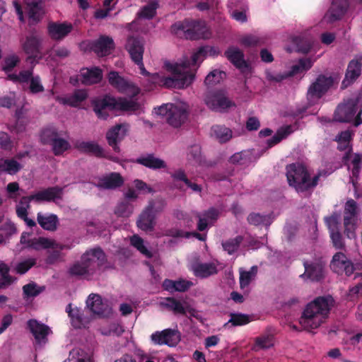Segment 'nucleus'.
<instances>
[{"mask_svg":"<svg viewBox=\"0 0 362 362\" xmlns=\"http://www.w3.org/2000/svg\"><path fill=\"white\" fill-rule=\"evenodd\" d=\"M93 110L97 116L105 119L109 116V112L112 110L132 111L139 108V104L133 100L120 98H115L106 96L103 98L92 101Z\"/></svg>","mask_w":362,"mask_h":362,"instance_id":"obj_5","label":"nucleus"},{"mask_svg":"<svg viewBox=\"0 0 362 362\" xmlns=\"http://www.w3.org/2000/svg\"><path fill=\"white\" fill-rule=\"evenodd\" d=\"M225 76V72L218 70H214L206 76L205 78V83L207 86H214L216 83H220Z\"/></svg>","mask_w":362,"mask_h":362,"instance_id":"obj_51","label":"nucleus"},{"mask_svg":"<svg viewBox=\"0 0 362 362\" xmlns=\"http://www.w3.org/2000/svg\"><path fill=\"white\" fill-rule=\"evenodd\" d=\"M3 173L10 175L16 174L21 168V164L14 159H3Z\"/></svg>","mask_w":362,"mask_h":362,"instance_id":"obj_50","label":"nucleus"},{"mask_svg":"<svg viewBox=\"0 0 362 362\" xmlns=\"http://www.w3.org/2000/svg\"><path fill=\"white\" fill-rule=\"evenodd\" d=\"M45 289V286H38L33 281L23 286V293L24 298L36 297Z\"/></svg>","mask_w":362,"mask_h":362,"instance_id":"obj_45","label":"nucleus"},{"mask_svg":"<svg viewBox=\"0 0 362 362\" xmlns=\"http://www.w3.org/2000/svg\"><path fill=\"white\" fill-rule=\"evenodd\" d=\"M344 233L348 238L355 239L356 237V230L357 221H350L348 218L344 220Z\"/></svg>","mask_w":362,"mask_h":362,"instance_id":"obj_57","label":"nucleus"},{"mask_svg":"<svg viewBox=\"0 0 362 362\" xmlns=\"http://www.w3.org/2000/svg\"><path fill=\"white\" fill-rule=\"evenodd\" d=\"M333 84V78L331 76L324 75L319 76L313 83L308 90V98L310 101L320 99Z\"/></svg>","mask_w":362,"mask_h":362,"instance_id":"obj_13","label":"nucleus"},{"mask_svg":"<svg viewBox=\"0 0 362 362\" xmlns=\"http://www.w3.org/2000/svg\"><path fill=\"white\" fill-rule=\"evenodd\" d=\"M91 48L98 56H106L113 49L114 42L108 36H101L93 42Z\"/></svg>","mask_w":362,"mask_h":362,"instance_id":"obj_27","label":"nucleus"},{"mask_svg":"<svg viewBox=\"0 0 362 362\" xmlns=\"http://www.w3.org/2000/svg\"><path fill=\"white\" fill-rule=\"evenodd\" d=\"M136 162L146 168L153 170L166 168L165 162L162 159L155 157L153 154H148L146 156L139 158Z\"/></svg>","mask_w":362,"mask_h":362,"instance_id":"obj_36","label":"nucleus"},{"mask_svg":"<svg viewBox=\"0 0 362 362\" xmlns=\"http://www.w3.org/2000/svg\"><path fill=\"white\" fill-rule=\"evenodd\" d=\"M86 307L96 315L105 317L110 313V308L103 303L102 297L97 293H90L86 300Z\"/></svg>","mask_w":362,"mask_h":362,"instance_id":"obj_19","label":"nucleus"},{"mask_svg":"<svg viewBox=\"0 0 362 362\" xmlns=\"http://www.w3.org/2000/svg\"><path fill=\"white\" fill-rule=\"evenodd\" d=\"M240 43L245 47H255L264 43V38L255 35H246L243 36Z\"/></svg>","mask_w":362,"mask_h":362,"instance_id":"obj_47","label":"nucleus"},{"mask_svg":"<svg viewBox=\"0 0 362 362\" xmlns=\"http://www.w3.org/2000/svg\"><path fill=\"white\" fill-rule=\"evenodd\" d=\"M109 83L119 91L131 97L136 95L139 93V88L134 84L125 81L119 76L116 71H111L108 76Z\"/></svg>","mask_w":362,"mask_h":362,"instance_id":"obj_15","label":"nucleus"},{"mask_svg":"<svg viewBox=\"0 0 362 362\" xmlns=\"http://www.w3.org/2000/svg\"><path fill=\"white\" fill-rule=\"evenodd\" d=\"M81 83L84 85H92L102 79V71L98 68L83 69L80 74Z\"/></svg>","mask_w":362,"mask_h":362,"instance_id":"obj_33","label":"nucleus"},{"mask_svg":"<svg viewBox=\"0 0 362 362\" xmlns=\"http://www.w3.org/2000/svg\"><path fill=\"white\" fill-rule=\"evenodd\" d=\"M35 260L33 259H26L19 262L16 267V271L19 274H25L31 267L35 264Z\"/></svg>","mask_w":362,"mask_h":362,"instance_id":"obj_60","label":"nucleus"},{"mask_svg":"<svg viewBox=\"0 0 362 362\" xmlns=\"http://www.w3.org/2000/svg\"><path fill=\"white\" fill-rule=\"evenodd\" d=\"M128 127L126 124H117L112 127L106 134V138L110 146L116 152L119 151L117 143L120 142L126 136Z\"/></svg>","mask_w":362,"mask_h":362,"instance_id":"obj_22","label":"nucleus"},{"mask_svg":"<svg viewBox=\"0 0 362 362\" xmlns=\"http://www.w3.org/2000/svg\"><path fill=\"white\" fill-rule=\"evenodd\" d=\"M33 77L32 70H24L19 73V74H11L9 78L13 81L20 83H25L30 81Z\"/></svg>","mask_w":362,"mask_h":362,"instance_id":"obj_58","label":"nucleus"},{"mask_svg":"<svg viewBox=\"0 0 362 362\" xmlns=\"http://www.w3.org/2000/svg\"><path fill=\"white\" fill-rule=\"evenodd\" d=\"M156 113L165 117L171 126L178 127L187 119V107L183 103L165 104L158 107Z\"/></svg>","mask_w":362,"mask_h":362,"instance_id":"obj_8","label":"nucleus"},{"mask_svg":"<svg viewBox=\"0 0 362 362\" xmlns=\"http://www.w3.org/2000/svg\"><path fill=\"white\" fill-rule=\"evenodd\" d=\"M305 272L300 275L312 281H320L324 278V269L322 264L318 263L308 264L304 262Z\"/></svg>","mask_w":362,"mask_h":362,"instance_id":"obj_29","label":"nucleus"},{"mask_svg":"<svg viewBox=\"0 0 362 362\" xmlns=\"http://www.w3.org/2000/svg\"><path fill=\"white\" fill-rule=\"evenodd\" d=\"M160 305L169 311H172L174 314L185 315L186 309L183 303L173 297L165 298L160 302Z\"/></svg>","mask_w":362,"mask_h":362,"instance_id":"obj_34","label":"nucleus"},{"mask_svg":"<svg viewBox=\"0 0 362 362\" xmlns=\"http://www.w3.org/2000/svg\"><path fill=\"white\" fill-rule=\"evenodd\" d=\"M172 29L178 36L185 37L186 39L198 40L210 37L209 29L204 21L187 20L175 23Z\"/></svg>","mask_w":362,"mask_h":362,"instance_id":"obj_6","label":"nucleus"},{"mask_svg":"<svg viewBox=\"0 0 362 362\" xmlns=\"http://www.w3.org/2000/svg\"><path fill=\"white\" fill-rule=\"evenodd\" d=\"M273 346L274 336L271 334H264L255 338L252 349L258 351L261 349H269Z\"/></svg>","mask_w":362,"mask_h":362,"instance_id":"obj_38","label":"nucleus"},{"mask_svg":"<svg viewBox=\"0 0 362 362\" xmlns=\"http://www.w3.org/2000/svg\"><path fill=\"white\" fill-rule=\"evenodd\" d=\"M218 216V211L214 208H210L202 214H199L198 230L203 231L209 224H212Z\"/></svg>","mask_w":362,"mask_h":362,"instance_id":"obj_32","label":"nucleus"},{"mask_svg":"<svg viewBox=\"0 0 362 362\" xmlns=\"http://www.w3.org/2000/svg\"><path fill=\"white\" fill-rule=\"evenodd\" d=\"M293 132L294 127L291 125L281 127L278 129L276 134L268 140L267 144L269 147H272L279 143L283 139L286 138Z\"/></svg>","mask_w":362,"mask_h":362,"instance_id":"obj_39","label":"nucleus"},{"mask_svg":"<svg viewBox=\"0 0 362 362\" xmlns=\"http://www.w3.org/2000/svg\"><path fill=\"white\" fill-rule=\"evenodd\" d=\"M351 132L349 130L341 132L336 138L340 150H345L349 145L351 139Z\"/></svg>","mask_w":362,"mask_h":362,"instance_id":"obj_54","label":"nucleus"},{"mask_svg":"<svg viewBox=\"0 0 362 362\" xmlns=\"http://www.w3.org/2000/svg\"><path fill=\"white\" fill-rule=\"evenodd\" d=\"M48 33L52 39L62 40L71 32L73 26L68 23H49L47 27Z\"/></svg>","mask_w":362,"mask_h":362,"instance_id":"obj_24","label":"nucleus"},{"mask_svg":"<svg viewBox=\"0 0 362 362\" xmlns=\"http://www.w3.org/2000/svg\"><path fill=\"white\" fill-rule=\"evenodd\" d=\"M195 276L199 278H207L218 272L216 265L213 263H198L193 267Z\"/></svg>","mask_w":362,"mask_h":362,"instance_id":"obj_35","label":"nucleus"},{"mask_svg":"<svg viewBox=\"0 0 362 362\" xmlns=\"http://www.w3.org/2000/svg\"><path fill=\"white\" fill-rule=\"evenodd\" d=\"M158 7V2L157 0H150L148 4L142 8L139 15L144 18H152L156 15Z\"/></svg>","mask_w":362,"mask_h":362,"instance_id":"obj_48","label":"nucleus"},{"mask_svg":"<svg viewBox=\"0 0 362 362\" xmlns=\"http://www.w3.org/2000/svg\"><path fill=\"white\" fill-rule=\"evenodd\" d=\"M321 173L311 177L307 168L300 163H292L286 166V177L288 185L298 193L310 195L317 185Z\"/></svg>","mask_w":362,"mask_h":362,"instance_id":"obj_4","label":"nucleus"},{"mask_svg":"<svg viewBox=\"0 0 362 362\" xmlns=\"http://www.w3.org/2000/svg\"><path fill=\"white\" fill-rule=\"evenodd\" d=\"M77 148L81 152L91 153L98 157H106L115 162H118V159L116 157L107 156L105 154L103 149L98 144L95 142L83 141L77 145Z\"/></svg>","mask_w":362,"mask_h":362,"instance_id":"obj_30","label":"nucleus"},{"mask_svg":"<svg viewBox=\"0 0 362 362\" xmlns=\"http://www.w3.org/2000/svg\"><path fill=\"white\" fill-rule=\"evenodd\" d=\"M126 47L132 59L139 66L141 74L148 77V85L146 86L148 90H151L153 86L179 89L188 87L194 81L197 64L204 60L207 49L199 48L193 54L190 60L183 59L176 63L165 62L164 67L172 76H164L158 73L151 74L146 70L143 63L144 45L139 40L129 37Z\"/></svg>","mask_w":362,"mask_h":362,"instance_id":"obj_1","label":"nucleus"},{"mask_svg":"<svg viewBox=\"0 0 362 362\" xmlns=\"http://www.w3.org/2000/svg\"><path fill=\"white\" fill-rule=\"evenodd\" d=\"M70 318L71 325L76 329L81 328L86 322L83 318V311L78 308H74V312H72V315L70 317Z\"/></svg>","mask_w":362,"mask_h":362,"instance_id":"obj_52","label":"nucleus"},{"mask_svg":"<svg viewBox=\"0 0 362 362\" xmlns=\"http://www.w3.org/2000/svg\"><path fill=\"white\" fill-rule=\"evenodd\" d=\"M211 135L221 143L228 141L233 136L231 129L222 125L213 126Z\"/></svg>","mask_w":362,"mask_h":362,"instance_id":"obj_37","label":"nucleus"},{"mask_svg":"<svg viewBox=\"0 0 362 362\" xmlns=\"http://www.w3.org/2000/svg\"><path fill=\"white\" fill-rule=\"evenodd\" d=\"M133 206L127 200L118 203L115 209V213L118 216L129 217L133 212Z\"/></svg>","mask_w":362,"mask_h":362,"instance_id":"obj_49","label":"nucleus"},{"mask_svg":"<svg viewBox=\"0 0 362 362\" xmlns=\"http://www.w3.org/2000/svg\"><path fill=\"white\" fill-rule=\"evenodd\" d=\"M252 321V317L247 314H243L240 313H231L230 314V319L227 323L225 324V327L228 324H231L233 327L243 326L247 325Z\"/></svg>","mask_w":362,"mask_h":362,"instance_id":"obj_42","label":"nucleus"},{"mask_svg":"<svg viewBox=\"0 0 362 362\" xmlns=\"http://www.w3.org/2000/svg\"><path fill=\"white\" fill-rule=\"evenodd\" d=\"M258 271L257 266H252L249 271H242L240 273V285L241 288L247 286Z\"/></svg>","mask_w":362,"mask_h":362,"instance_id":"obj_46","label":"nucleus"},{"mask_svg":"<svg viewBox=\"0 0 362 362\" xmlns=\"http://www.w3.org/2000/svg\"><path fill=\"white\" fill-rule=\"evenodd\" d=\"M9 271L10 268L6 264L0 262V276L1 280L0 285L2 288L11 285L16 280L15 277L9 274Z\"/></svg>","mask_w":362,"mask_h":362,"instance_id":"obj_44","label":"nucleus"},{"mask_svg":"<svg viewBox=\"0 0 362 362\" xmlns=\"http://www.w3.org/2000/svg\"><path fill=\"white\" fill-rule=\"evenodd\" d=\"M124 183V179L118 173H112L99 179L97 187L105 189H115L121 187Z\"/></svg>","mask_w":362,"mask_h":362,"instance_id":"obj_26","label":"nucleus"},{"mask_svg":"<svg viewBox=\"0 0 362 362\" xmlns=\"http://www.w3.org/2000/svg\"><path fill=\"white\" fill-rule=\"evenodd\" d=\"M19 57L16 54L8 56L4 59L3 70L6 72L11 71L19 62Z\"/></svg>","mask_w":362,"mask_h":362,"instance_id":"obj_59","label":"nucleus"},{"mask_svg":"<svg viewBox=\"0 0 362 362\" xmlns=\"http://www.w3.org/2000/svg\"><path fill=\"white\" fill-rule=\"evenodd\" d=\"M88 97L86 90L79 89L76 90L69 95L64 97L57 96L56 100L61 104L67 105L71 107H78Z\"/></svg>","mask_w":362,"mask_h":362,"instance_id":"obj_28","label":"nucleus"},{"mask_svg":"<svg viewBox=\"0 0 362 362\" xmlns=\"http://www.w3.org/2000/svg\"><path fill=\"white\" fill-rule=\"evenodd\" d=\"M26 4L29 18L33 21H39L44 13L42 4L34 0H27Z\"/></svg>","mask_w":362,"mask_h":362,"instance_id":"obj_40","label":"nucleus"},{"mask_svg":"<svg viewBox=\"0 0 362 362\" xmlns=\"http://www.w3.org/2000/svg\"><path fill=\"white\" fill-rule=\"evenodd\" d=\"M349 7L348 0H333L328 11L324 16L323 23H332L339 20Z\"/></svg>","mask_w":362,"mask_h":362,"instance_id":"obj_17","label":"nucleus"},{"mask_svg":"<svg viewBox=\"0 0 362 362\" xmlns=\"http://www.w3.org/2000/svg\"><path fill=\"white\" fill-rule=\"evenodd\" d=\"M151 339L156 345L175 347L180 341V332L177 329L168 328L160 332H155L151 335Z\"/></svg>","mask_w":362,"mask_h":362,"instance_id":"obj_12","label":"nucleus"},{"mask_svg":"<svg viewBox=\"0 0 362 362\" xmlns=\"http://www.w3.org/2000/svg\"><path fill=\"white\" fill-rule=\"evenodd\" d=\"M20 241L25 249H54L58 247L55 240L52 239L33 237L29 233H23Z\"/></svg>","mask_w":362,"mask_h":362,"instance_id":"obj_10","label":"nucleus"},{"mask_svg":"<svg viewBox=\"0 0 362 362\" xmlns=\"http://www.w3.org/2000/svg\"><path fill=\"white\" fill-rule=\"evenodd\" d=\"M16 97L14 93H11L9 95H5L0 98V106L10 108L16 105Z\"/></svg>","mask_w":362,"mask_h":362,"instance_id":"obj_63","label":"nucleus"},{"mask_svg":"<svg viewBox=\"0 0 362 362\" xmlns=\"http://www.w3.org/2000/svg\"><path fill=\"white\" fill-rule=\"evenodd\" d=\"M225 55L241 72L243 74H249L250 72V65L244 59V54L239 48L230 47L225 52Z\"/></svg>","mask_w":362,"mask_h":362,"instance_id":"obj_18","label":"nucleus"},{"mask_svg":"<svg viewBox=\"0 0 362 362\" xmlns=\"http://www.w3.org/2000/svg\"><path fill=\"white\" fill-rule=\"evenodd\" d=\"M312 66V62L310 59H300L298 64L293 65L292 66L291 72L288 74V76H292L299 72L306 71L309 69Z\"/></svg>","mask_w":362,"mask_h":362,"instance_id":"obj_56","label":"nucleus"},{"mask_svg":"<svg viewBox=\"0 0 362 362\" xmlns=\"http://www.w3.org/2000/svg\"><path fill=\"white\" fill-rule=\"evenodd\" d=\"M330 267L334 272L338 274L344 273L348 276H351L355 269L353 263L342 252H337L333 256Z\"/></svg>","mask_w":362,"mask_h":362,"instance_id":"obj_16","label":"nucleus"},{"mask_svg":"<svg viewBox=\"0 0 362 362\" xmlns=\"http://www.w3.org/2000/svg\"><path fill=\"white\" fill-rule=\"evenodd\" d=\"M358 211L357 203L352 199L347 200L344 205V220L357 221Z\"/></svg>","mask_w":362,"mask_h":362,"instance_id":"obj_43","label":"nucleus"},{"mask_svg":"<svg viewBox=\"0 0 362 362\" xmlns=\"http://www.w3.org/2000/svg\"><path fill=\"white\" fill-rule=\"evenodd\" d=\"M249 152L241 151L234 153L230 158V161L233 164H244L248 160Z\"/></svg>","mask_w":362,"mask_h":362,"instance_id":"obj_62","label":"nucleus"},{"mask_svg":"<svg viewBox=\"0 0 362 362\" xmlns=\"http://www.w3.org/2000/svg\"><path fill=\"white\" fill-rule=\"evenodd\" d=\"M52 149L55 155L58 156L63 153L69 148L70 145L67 141L59 136L55 139L52 144Z\"/></svg>","mask_w":362,"mask_h":362,"instance_id":"obj_53","label":"nucleus"},{"mask_svg":"<svg viewBox=\"0 0 362 362\" xmlns=\"http://www.w3.org/2000/svg\"><path fill=\"white\" fill-rule=\"evenodd\" d=\"M362 54L356 55L348 64L342 86L346 87L353 83L361 73Z\"/></svg>","mask_w":362,"mask_h":362,"instance_id":"obj_21","label":"nucleus"},{"mask_svg":"<svg viewBox=\"0 0 362 362\" xmlns=\"http://www.w3.org/2000/svg\"><path fill=\"white\" fill-rule=\"evenodd\" d=\"M42 43V39L35 33L29 34L21 40L23 51L33 59L41 58Z\"/></svg>","mask_w":362,"mask_h":362,"instance_id":"obj_11","label":"nucleus"},{"mask_svg":"<svg viewBox=\"0 0 362 362\" xmlns=\"http://www.w3.org/2000/svg\"><path fill=\"white\" fill-rule=\"evenodd\" d=\"M30 82V90L33 93H37L44 90L43 86L38 76H33Z\"/></svg>","mask_w":362,"mask_h":362,"instance_id":"obj_64","label":"nucleus"},{"mask_svg":"<svg viewBox=\"0 0 362 362\" xmlns=\"http://www.w3.org/2000/svg\"><path fill=\"white\" fill-rule=\"evenodd\" d=\"M187 160L192 165H200L204 160L202 156L201 147L198 144L191 146L188 149Z\"/></svg>","mask_w":362,"mask_h":362,"instance_id":"obj_41","label":"nucleus"},{"mask_svg":"<svg viewBox=\"0 0 362 362\" xmlns=\"http://www.w3.org/2000/svg\"><path fill=\"white\" fill-rule=\"evenodd\" d=\"M263 243H260L257 239L251 237L250 235H238L233 238H231L225 243H223L222 245L224 248H236L240 246L242 247H254L255 249L259 248L263 246Z\"/></svg>","mask_w":362,"mask_h":362,"instance_id":"obj_20","label":"nucleus"},{"mask_svg":"<svg viewBox=\"0 0 362 362\" xmlns=\"http://www.w3.org/2000/svg\"><path fill=\"white\" fill-rule=\"evenodd\" d=\"M357 111V105L355 101L350 100L346 103L341 104L338 106L334 118L340 122H351L354 120L355 127H358L362 124V118L361 117L362 109L359 110L356 117L355 115Z\"/></svg>","mask_w":362,"mask_h":362,"instance_id":"obj_9","label":"nucleus"},{"mask_svg":"<svg viewBox=\"0 0 362 362\" xmlns=\"http://www.w3.org/2000/svg\"><path fill=\"white\" fill-rule=\"evenodd\" d=\"M63 189L59 187H49L32 194L36 202H56L62 199Z\"/></svg>","mask_w":362,"mask_h":362,"instance_id":"obj_23","label":"nucleus"},{"mask_svg":"<svg viewBox=\"0 0 362 362\" xmlns=\"http://www.w3.org/2000/svg\"><path fill=\"white\" fill-rule=\"evenodd\" d=\"M247 221L250 223L255 226L267 224L268 217L259 214H250L247 217Z\"/></svg>","mask_w":362,"mask_h":362,"instance_id":"obj_61","label":"nucleus"},{"mask_svg":"<svg viewBox=\"0 0 362 362\" xmlns=\"http://www.w3.org/2000/svg\"><path fill=\"white\" fill-rule=\"evenodd\" d=\"M165 205L161 199L151 200L140 214L136 222L137 226L142 230L152 231L156 224V214L162 211Z\"/></svg>","mask_w":362,"mask_h":362,"instance_id":"obj_7","label":"nucleus"},{"mask_svg":"<svg viewBox=\"0 0 362 362\" xmlns=\"http://www.w3.org/2000/svg\"><path fill=\"white\" fill-rule=\"evenodd\" d=\"M59 137V134L54 128L50 127L44 129L41 134L42 141L45 144H52Z\"/></svg>","mask_w":362,"mask_h":362,"instance_id":"obj_55","label":"nucleus"},{"mask_svg":"<svg viewBox=\"0 0 362 362\" xmlns=\"http://www.w3.org/2000/svg\"><path fill=\"white\" fill-rule=\"evenodd\" d=\"M37 221L42 229L50 232L56 231L59 225L58 216L51 213L38 212Z\"/></svg>","mask_w":362,"mask_h":362,"instance_id":"obj_25","label":"nucleus"},{"mask_svg":"<svg viewBox=\"0 0 362 362\" xmlns=\"http://www.w3.org/2000/svg\"><path fill=\"white\" fill-rule=\"evenodd\" d=\"M204 101L211 110L217 112H223L234 105L223 91L208 93Z\"/></svg>","mask_w":362,"mask_h":362,"instance_id":"obj_14","label":"nucleus"},{"mask_svg":"<svg viewBox=\"0 0 362 362\" xmlns=\"http://www.w3.org/2000/svg\"><path fill=\"white\" fill-rule=\"evenodd\" d=\"M106 262L104 250H87L79 259L69 265L66 274L71 279L90 281Z\"/></svg>","mask_w":362,"mask_h":362,"instance_id":"obj_2","label":"nucleus"},{"mask_svg":"<svg viewBox=\"0 0 362 362\" xmlns=\"http://www.w3.org/2000/svg\"><path fill=\"white\" fill-rule=\"evenodd\" d=\"M28 327L37 342L45 339L49 334V327L39 323L36 320H28Z\"/></svg>","mask_w":362,"mask_h":362,"instance_id":"obj_31","label":"nucleus"},{"mask_svg":"<svg viewBox=\"0 0 362 362\" xmlns=\"http://www.w3.org/2000/svg\"><path fill=\"white\" fill-rule=\"evenodd\" d=\"M331 296H319L308 303L300 318V324L305 329H316L328 317L333 306Z\"/></svg>","mask_w":362,"mask_h":362,"instance_id":"obj_3","label":"nucleus"}]
</instances>
